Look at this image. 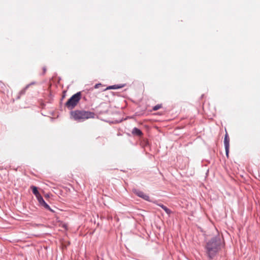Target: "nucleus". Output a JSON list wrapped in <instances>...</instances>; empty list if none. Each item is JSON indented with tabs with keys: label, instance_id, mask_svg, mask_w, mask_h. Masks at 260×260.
Masks as SVG:
<instances>
[{
	"label": "nucleus",
	"instance_id": "obj_5",
	"mask_svg": "<svg viewBox=\"0 0 260 260\" xmlns=\"http://www.w3.org/2000/svg\"><path fill=\"white\" fill-rule=\"evenodd\" d=\"M224 145L225 150V154L226 156L228 157L230 149V138L227 133H226L224 136Z\"/></svg>",
	"mask_w": 260,
	"mask_h": 260
},
{
	"label": "nucleus",
	"instance_id": "obj_16",
	"mask_svg": "<svg viewBox=\"0 0 260 260\" xmlns=\"http://www.w3.org/2000/svg\"><path fill=\"white\" fill-rule=\"evenodd\" d=\"M43 74H45L46 72V68L45 67H44L43 68Z\"/></svg>",
	"mask_w": 260,
	"mask_h": 260
},
{
	"label": "nucleus",
	"instance_id": "obj_15",
	"mask_svg": "<svg viewBox=\"0 0 260 260\" xmlns=\"http://www.w3.org/2000/svg\"><path fill=\"white\" fill-rule=\"evenodd\" d=\"M36 83V82L34 81V82H31L30 83L28 84V85H29V86H30V85H34V84H35Z\"/></svg>",
	"mask_w": 260,
	"mask_h": 260
},
{
	"label": "nucleus",
	"instance_id": "obj_4",
	"mask_svg": "<svg viewBox=\"0 0 260 260\" xmlns=\"http://www.w3.org/2000/svg\"><path fill=\"white\" fill-rule=\"evenodd\" d=\"M37 199L41 206L44 207L45 209L50 211L51 212H54V210H53L50 207V206L45 202L42 196H39V197H38Z\"/></svg>",
	"mask_w": 260,
	"mask_h": 260
},
{
	"label": "nucleus",
	"instance_id": "obj_1",
	"mask_svg": "<svg viewBox=\"0 0 260 260\" xmlns=\"http://www.w3.org/2000/svg\"><path fill=\"white\" fill-rule=\"evenodd\" d=\"M222 247L221 239L219 235H216L206 242L205 245V254L210 259H213L220 250Z\"/></svg>",
	"mask_w": 260,
	"mask_h": 260
},
{
	"label": "nucleus",
	"instance_id": "obj_9",
	"mask_svg": "<svg viewBox=\"0 0 260 260\" xmlns=\"http://www.w3.org/2000/svg\"><path fill=\"white\" fill-rule=\"evenodd\" d=\"M124 86V84H115L109 86L106 89H117L121 88Z\"/></svg>",
	"mask_w": 260,
	"mask_h": 260
},
{
	"label": "nucleus",
	"instance_id": "obj_6",
	"mask_svg": "<svg viewBox=\"0 0 260 260\" xmlns=\"http://www.w3.org/2000/svg\"><path fill=\"white\" fill-rule=\"evenodd\" d=\"M132 133L134 136L141 137L143 135V133L141 129L135 127L132 131Z\"/></svg>",
	"mask_w": 260,
	"mask_h": 260
},
{
	"label": "nucleus",
	"instance_id": "obj_8",
	"mask_svg": "<svg viewBox=\"0 0 260 260\" xmlns=\"http://www.w3.org/2000/svg\"><path fill=\"white\" fill-rule=\"evenodd\" d=\"M30 188L31 189L32 193L35 195V196L37 198L39 197V196H41L38 190L37 187L34 186V185H31L30 186Z\"/></svg>",
	"mask_w": 260,
	"mask_h": 260
},
{
	"label": "nucleus",
	"instance_id": "obj_13",
	"mask_svg": "<svg viewBox=\"0 0 260 260\" xmlns=\"http://www.w3.org/2000/svg\"><path fill=\"white\" fill-rule=\"evenodd\" d=\"M161 107V105H159V104L156 105L153 107V110L156 111V110H158L159 109H160Z\"/></svg>",
	"mask_w": 260,
	"mask_h": 260
},
{
	"label": "nucleus",
	"instance_id": "obj_14",
	"mask_svg": "<svg viewBox=\"0 0 260 260\" xmlns=\"http://www.w3.org/2000/svg\"><path fill=\"white\" fill-rule=\"evenodd\" d=\"M102 86L101 83H97L94 86V88L96 89L98 88L100 86Z\"/></svg>",
	"mask_w": 260,
	"mask_h": 260
},
{
	"label": "nucleus",
	"instance_id": "obj_10",
	"mask_svg": "<svg viewBox=\"0 0 260 260\" xmlns=\"http://www.w3.org/2000/svg\"><path fill=\"white\" fill-rule=\"evenodd\" d=\"M134 193L137 195L138 197L140 198H142V196L144 194V193L140 190L135 189L133 190Z\"/></svg>",
	"mask_w": 260,
	"mask_h": 260
},
{
	"label": "nucleus",
	"instance_id": "obj_12",
	"mask_svg": "<svg viewBox=\"0 0 260 260\" xmlns=\"http://www.w3.org/2000/svg\"><path fill=\"white\" fill-rule=\"evenodd\" d=\"M29 87V85H27L23 89H22L19 93V94L21 95L24 94L25 93L26 90Z\"/></svg>",
	"mask_w": 260,
	"mask_h": 260
},
{
	"label": "nucleus",
	"instance_id": "obj_2",
	"mask_svg": "<svg viewBox=\"0 0 260 260\" xmlns=\"http://www.w3.org/2000/svg\"><path fill=\"white\" fill-rule=\"evenodd\" d=\"M71 115L74 120L81 122L88 118H94L95 113L84 110H75L71 112Z\"/></svg>",
	"mask_w": 260,
	"mask_h": 260
},
{
	"label": "nucleus",
	"instance_id": "obj_11",
	"mask_svg": "<svg viewBox=\"0 0 260 260\" xmlns=\"http://www.w3.org/2000/svg\"><path fill=\"white\" fill-rule=\"evenodd\" d=\"M141 198L148 202L153 203V202L151 200H150L149 196L145 193L142 196Z\"/></svg>",
	"mask_w": 260,
	"mask_h": 260
},
{
	"label": "nucleus",
	"instance_id": "obj_3",
	"mask_svg": "<svg viewBox=\"0 0 260 260\" xmlns=\"http://www.w3.org/2000/svg\"><path fill=\"white\" fill-rule=\"evenodd\" d=\"M81 98V92L73 94L66 103L65 106L69 109H72L77 105Z\"/></svg>",
	"mask_w": 260,
	"mask_h": 260
},
{
	"label": "nucleus",
	"instance_id": "obj_7",
	"mask_svg": "<svg viewBox=\"0 0 260 260\" xmlns=\"http://www.w3.org/2000/svg\"><path fill=\"white\" fill-rule=\"evenodd\" d=\"M153 203L156 204L157 205L160 207L166 212L167 214L170 215L171 213V210L168 207H167L166 206L164 205L163 204H158L157 203V201H154Z\"/></svg>",
	"mask_w": 260,
	"mask_h": 260
}]
</instances>
